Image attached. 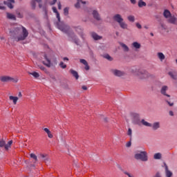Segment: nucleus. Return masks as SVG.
<instances>
[{"label": "nucleus", "instance_id": "obj_1", "mask_svg": "<svg viewBox=\"0 0 177 177\" xmlns=\"http://www.w3.org/2000/svg\"><path fill=\"white\" fill-rule=\"evenodd\" d=\"M10 32L11 37L17 41H24L28 37V31L21 25L15 27Z\"/></svg>", "mask_w": 177, "mask_h": 177}, {"label": "nucleus", "instance_id": "obj_2", "mask_svg": "<svg viewBox=\"0 0 177 177\" xmlns=\"http://www.w3.org/2000/svg\"><path fill=\"white\" fill-rule=\"evenodd\" d=\"M134 158L136 160H139L140 161H149V156L147 151H137L135 152Z\"/></svg>", "mask_w": 177, "mask_h": 177}, {"label": "nucleus", "instance_id": "obj_3", "mask_svg": "<svg viewBox=\"0 0 177 177\" xmlns=\"http://www.w3.org/2000/svg\"><path fill=\"white\" fill-rule=\"evenodd\" d=\"M0 81L1 82H13L14 84H17V82H19V78L9 75H3L0 77Z\"/></svg>", "mask_w": 177, "mask_h": 177}, {"label": "nucleus", "instance_id": "obj_4", "mask_svg": "<svg viewBox=\"0 0 177 177\" xmlns=\"http://www.w3.org/2000/svg\"><path fill=\"white\" fill-rule=\"evenodd\" d=\"M15 3V0H8L7 1H3V3H0V10H5L6 8L3 5H7L8 8L10 9H13V4Z\"/></svg>", "mask_w": 177, "mask_h": 177}, {"label": "nucleus", "instance_id": "obj_5", "mask_svg": "<svg viewBox=\"0 0 177 177\" xmlns=\"http://www.w3.org/2000/svg\"><path fill=\"white\" fill-rule=\"evenodd\" d=\"M131 73L134 75H138V77H140L141 78H145L146 75H147V72L146 71H142V70H136V69H133L131 71Z\"/></svg>", "mask_w": 177, "mask_h": 177}, {"label": "nucleus", "instance_id": "obj_6", "mask_svg": "<svg viewBox=\"0 0 177 177\" xmlns=\"http://www.w3.org/2000/svg\"><path fill=\"white\" fill-rule=\"evenodd\" d=\"M131 121L136 125H140V118L138 113L131 114Z\"/></svg>", "mask_w": 177, "mask_h": 177}, {"label": "nucleus", "instance_id": "obj_7", "mask_svg": "<svg viewBox=\"0 0 177 177\" xmlns=\"http://www.w3.org/2000/svg\"><path fill=\"white\" fill-rule=\"evenodd\" d=\"M163 168L165 169V177H173L174 173L171 170H169V168H168V165H167V163L164 162L162 165Z\"/></svg>", "mask_w": 177, "mask_h": 177}, {"label": "nucleus", "instance_id": "obj_8", "mask_svg": "<svg viewBox=\"0 0 177 177\" xmlns=\"http://www.w3.org/2000/svg\"><path fill=\"white\" fill-rule=\"evenodd\" d=\"M57 27H58L59 30L62 31V32H66V33L68 32V30L70 28L66 25H64V24L60 25L59 24H58Z\"/></svg>", "mask_w": 177, "mask_h": 177}, {"label": "nucleus", "instance_id": "obj_9", "mask_svg": "<svg viewBox=\"0 0 177 177\" xmlns=\"http://www.w3.org/2000/svg\"><path fill=\"white\" fill-rule=\"evenodd\" d=\"M167 91H168V86H162L160 89V93L163 95V96H166V97H171V95L167 94Z\"/></svg>", "mask_w": 177, "mask_h": 177}, {"label": "nucleus", "instance_id": "obj_10", "mask_svg": "<svg viewBox=\"0 0 177 177\" xmlns=\"http://www.w3.org/2000/svg\"><path fill=\"white\" fill-rule=\"evenodd\" d=\"M111 73L113 75H115L116 77H122V75H124L125 73L121 71H118L117 69H113L111 71Z\"/></svg>", "mask_w": 177, "mask_h": 177}, {"label": "nucleus", "instance_id": "obj_11", "mask_svg": "<svg viewBox=\"0 0 177 177\" xmlns=\"http://www.w3.org/2000/svg\"><path fill=\"white\" fill-rule=\"evenodd\" d=\"M161 127V123L160 122H155L153 124H151L150 127L152 128L153 131H157V129H160Z\"/></svg>", "mask_w": 177, "mask_h": 177}, {"label": "nucleus", "instance_id": "obj_12", "mask_svg": "<svg viewBox=\"0 0 177 177\" xmlns=\"http://www.w3.org/2000/svg\"><path fill=\"white\" fill-rule=\"evenodd\" d=\"M113 20L118 23L120 24V22H122L124 20V18H122V16L120 14H116L113 17Z\"/></svg>", "mask_w": 177, "mask_h": 177}, {"label": "nucleus", "instance_id": "obj_13", "mask_svg": "<svg viewBox=\"0 0 177 177\" xmlns=\"http://www.w3.org/2000/svg\"><path fill=\"white\" fill-rule=\"evenodd\" d=\"M131 46H132L133 49H135V50H139V49H140V48H142V44H140V43H139L138 41H133L131 44Z\"/></svg>", "mask_w": 177, "mask_h": 177}, {"label": "nucleus", "instance_id": "obj_14", "mask_svg": "<svg viewBox=\"0 0 177 177\" xmlns=\"http://www.w3.org/2000/svg\"><path fill=\"white\" fill-rule=\"evenodd\" d=\"M41 0H33L31 1V7L32 9H35V6L37 3H38L39 8H42V5L41 4Z\"/></svg>", "mask_w": 177, "mask_h": 177}, {"label": "nucleus", "instance_id": "obj_15", "mask_svg": "<svg viewBox=\"0 0 177 177\" xmlns=\"http://www.w3.org/2000/svg\"><path fill=\"white\" fill-rule=\"evenodd\" d=\"M119 26L122 30H128V24L124 19L119 24Z\"/></svg>", "mask_w": 177, "mask_h": 177}, {"label": "nucleus", "instance_id": "obj_16", "mask_svg": "<svg viewBox=\"0 0 177 177\" xmlns=\"http://www.w3.org/2000/svg\"><path fill=\"white\" fill-rule=\"evenodd\" d=\"M157 57L159 59L160 62H164V60H165V55L161 52L157 53Z\"/></svg>", "mask_w": 177, "mask_h": 177}, {"label": "nucleus", "instance_id": "obj_17", "mask_svg": "<svg viewBox=\"0 0 177 177\" xmlns=\"http://www.w3.org/2000/svg\"><path fill=\"white\" fill-rule=\"evenodd\" d=\"M169 23H171V24H177V18L174 16H170L168 19Z\"/></svg>", "mask_w": 177, "mask_h": 177}, {"label": "nucleus", "instance_id": "obj_18", "mask_svg": "<svg viewBox=\"0 0 177 177\" xmlns=\"http://www.w3.org/2000/svg\"><path fill=\"white\" fill-rule=\"evenodd\" d=\"M43 131H44V132L47 134L48 138H49L50 139H52V138H53V134H52V132L50 131V130H49V129L44 128L43 129Z\"/></svg>", "mask_w": 177, "mask_h": 177}, {"label": "nucleus", "instance_id": "obj_19", "mask_svg": "<svg viewBox=\"0 0 177 177\" xmlns=\"http://www.w3.org/2000/svg\"><path fill=\"white\" fill-rule=\"evenodd\" d=\"M44 59L46 60V62L44 61L43 63L45 66H46L47 67H50L51 64H50V59L49 58H48V57L46 56V55H44Z\"/></svg>", "mask_w": 177, "mask_h": 177}, {"label": "nucleus", "instance_id": "obj_20", "mask_svg": "<svg viewBox=\"0 0 177 177\" xmlns=\"http://www.w3.org/2000/svg\"><path fill=\"white\" fill-rule=\"evenodd\" d=\"M53 12L55 13L57 21L59 23H60V14L59 13V12H57V9L56 8V7H53Z\"/></svg>", "mask_w": 177, "mask_h": 177}, {"label": "nucleus", "instance_id": "obj_21", "mask_svg": "<svg viewBox=\"0 0 177 177\" xmlns=\"http://www.w3.org/2000/svg\"><path fill=\"white\" fill-rule=\"evenodd\" d=\"M92 15L95 20H100V15H99L97 10H93Z\"/></svg>", "mask_w": 177, "mask_h": 177}, {"label": "nucleus", "instance_id": "obj_22", "mask_svg": "<svg viewBox=\"0 0 177 177\" xmlns=\"http://www.w3.org/2000/svg\"><path fill=\"white\" fill-rule=\"evenodd\" d=\"M80 62V63H82V64H84L85 66L84 68L88 71V70H89V65L88 64V62H86V60L84 59H81Z\"/></svg>", "mask_w": 177, "mask_h": 177}, {"label": "nucleus", "instance_id": "obj_23", "mask_svg": "<svg viewBox=\"0 0 177 177\" xmlns=\"http://www.w3.org/2000/svg\"><path fill=\"white\" fill-rule=\"evenodd\" d=\"M70 73H71V74H72V75L73 77H75V80H78V78H80V75H78V72H77L74 69H71Z\"/></svg>", "mask_w": 177, "mask_h": 177}, {"label": "nucleus", "instance_id": "obj_24", "mask_svg": "<svg viewBox=\"0 0 177 177\" xmlns=\"http://www.w3.org/2000/svg\"><path fill=\"white\" fill-rule=\"evenodd\" d=\"M6 17H7V19H9V20H16V15L10 12H7Z\"/></svg>", "mask_w": 177, "mask_h": 177}, {"label": "nucleus", "instance_id": "obj_25", "mask_svg": "<svg viewBox=\"0 0 177 177\" xmlns=\"http://www.w3.org/2000/svg\"><path fill=\"white\" fill-rule=\"evenodd\" d=\"M10 100H12L13 102V104H17V100H19L18 97H15L13 95H10L9 97Z\"/></svg>", "mask_w": 177, "mask_h": 177}, {"label": "nucleus", "instance_id": "obj_26", "mask_svg": "<svg viewBox=\"0 0 177 177\" xmlns=\"http://www.w3.org/2000/svg\"><path fill=\"white\" fill-rule=\"evenodd\" d=\"M91 37L95 39V41H97L99 39H102V37L99 36L95 32H91Z\"/></svg>", "mask_w": 177, "mask_h": 177}, {"label": "nucleus", "instance_id": "obj_27", "mask_svg": "<svg viewBox=\"0 0 177 177\" xmlns=\"http://www.w3.org/2000/svg\"><path fill=\"white\" fill-rule=\"evenodd\" d=\"M41 161H44V162H49V158H48L47 155L41 154L40 155Z\"/></svg>", "mask_w": 177, "mask_h": 177}, {"label": "nucleus", "instance_id": "obj_28", "mask_svg": "<svg viewBox=\"0 0 177 177\" xmlns=\"http://www.w3.org/2000/svg\"><path fill=\"white\" fill-rule=\"evenodd\" d=\"M71 40L75 42V44H76V45H79L80 44V41L78 40V39H77V37H75V35H72V36H71Z\"/></svg>", "mask_w": 177, "mask_h": 177}, {"label": "nucleus", "instance_id": "obj_29", "mask_svg": "<svg viewBox=\"0 0 177 177\" xmlns=\"http://www.w3.org/2000/svg\"><path fill=\"white\" fill-rule=\"evenodd\" d=\"M163 15L164 17H165V19H169V17L171 16V12H169V10H165L163 12Z\"/></svg>", "mask_w": 177, "mask_h": 177}, {"label": "nucleus", "instance_id": "obj_30", "mask_svg": "<svg viewBox=\"0 0 177 177\" xmlns=\"http://www.w3.org/2000/svg\"><path fill=\"white\" fill-rule=\"evenodd\" d=\"M76 31H77V32L79 33V35H80V37L84 39V32H82V28H80V27H77L76 28Z\"/></svg>", "mask_w": 177, "mask_h": 177}, {"label": "nucleus", "instance_id": "obj_31", "mask_svg": "<svg viewBox=\"0 0 177 177\" xmlns=\"http://www.w3.org/2000/svg\"><path fill=\"white\" fill-rule=\"evenodd\" d=\"M142 124V125H144L145 127H151V123H149L148 122H147L146 120H145V119H142L140 121V124Z\"/></svg>", "mask_w": 177, "mask_h": 177}, {"label": "nucleus", "instance_id": "obj_32", "mask_svg": "<svg viewBox=\"0 0 177 177\" xmlns=\"http://www.w3.org/2000/svg\"><path fill=\"white\" fill-rule=\"evenodd\" d=\"M13 143V140H10L6 145L5 144L4 147L6 150H9L10 149V146H12V144Z\"/></svg>", "mask_w": 177, "mask_h": 177}, {"label": "nucleus", "instance_id": "obj_33", "mask_svg": "<svg viewBox=\"0 0 177 177\" xmlns=\"http://www.w3.org/2000/svg\"><path fill=\"white\" fill-rule=\"evenodd\" d=\"M120 46H122V49L124 52H128L129 50V48L124 43H120Z\"/></svg>", "mask_w": 177, "mask_h": 177}, {"label": "nucleus", "instance_id": "obj_34", "mask_svg": "<svg viewBox=\"0 0 177 177\" xmlns=\"http://www.w3.org/2000/svg\"><path fill=\"white\" fill-rule=\"evenodd\" d=\"M144 6H147L146 2L143 1V0H139L138 8H143Z\"/></svg>", "mask_w": 177, "mask_h": 177}, {"label": "nucleus", "instance_id": "obj_35", "mask_svg": "<svg viewBox=\"0 0 177 177\" xmlns=\"http://www.w3.org/2000/svg\"><path fill=\"white\" fill-rule=\"evenodd\" d=\"M127 19L129 20V21H130L131 23H134L135 22V16L133 15H129L127 17Z\"/></svg>", "mask_w": 177, "mask_h": 177}, {"label": "nucleus", "instance_id": "obj_36", "mask_svg": "<svg viewBox=\"0 0 177 177\" xmlns=\"http://www.w3.org/2000/svg\"><path fill=\"white\" fill-rule=\"evenodd\" d=\"M103 57L104 59H106V60H109V62H112L113 60V57H111V56H110L109 54L104 55Z\"/></svg>", "mask_w": 177, "mask_h": 177}, {"label": "nucleus", "instance_id": "obj_37", "mask_svg": "<svg viewBox=\"0 0 177 177\" xmlns=\"http://www.w3.org/2000/svg\"><path fill=\"white\" fill-rule=\"evenodd\" d=\"M77 3L75 5V8H77V9H78L80 8V3H86V2L85 1H82V0H77Z\"/></svg>", "mask_w": 177, "mask_h": 177}, {"label": "nucleus", "instance_id": "obj_38", "mask_svg": "<svg viewBox=\"0 0 177 177\" xmlns=\"http://www.w3.org/2000/svg\"><path fill=\"white\" fill-rule=\"evenodd\" d=\"M168 74L173 80L176 79V75L175 74V72L170 71L168 73Z\"/></svg>", "mask_w": 177, "mask_h": 177}, {"label": "nucleus", "instance_id": "obj_39", "mask_svg": "<svg viewBox=\"0 0 177 177\" xmlns=\"http://www.w3.org/2000/svg\"><path fill=\"white\" fill-rule=\"evenodd\" d=\"M153 158L154 160H160L161 158V153H156L153 155Z\"/></svg>", "mask_w": 177, "mask_h": 177}, {"label": "nucleus", "instance_id": "obj_40", "mask_svg": "<svg viewBox=\"0 0 177 177\" xmlns=\"http://www.w3.org/2000/svg\"><path fill=\"white\" fill-rule=\"evenodd\" d=\"M30 75H32L35 78H39V73L37 72L29 73Z\"/></svg>", "mask_w": 177, "mask_h": 177}, {"label": "nucleus", "instance_id": "obj_41", "mask_svg": "<svg viewBox=\"0 0 177 177\" xmlns=\"http://www.w3.org/2000/svg\"><path fill=\"white\" fill-rule=\"evenodd\" d=\"M59 66L61 67V68H67V65L66 64H64V62H61L59 63Z\"/></svg>", "mask_w": 177, "mask_h": 177}, {"label": "nucleus", "instance_id": "obj_42", "mask_svg": "<svg viewBox=\"0 0 177 177\" xmlns=\"http://www.w3.org/2000/svg\"><path fill=\"white\" fill-rule=\"evenodd\" d=\"M68 10H69V8L67 7L64 9V16H68Z\"/></svg>", "mask_w": 177, "mask_h": 177}, {"label": "nucleus", "instance_id": "obj_43", "mask_svg": "<svg viewBox=\"0 0 177 177\" xmlns=\"http://www.w3.org/2000/svg\"><path fill=\"white\" fill-rule=\"evenodd\" d=\"M127 135L128 136H130V138H132V129L129 128Z\"/></svg>", "mask_w": 177, "mask_h": 177}, {"label": "nucleus", "instance_id": "obj_44", "mask_svg": "<svg viewBox=\"0 0 177 177\" xmlns=\"http://www.w3.org/2000/svg\"><path fill=\"white\" fill-rule=\"evenodd\" d=\"M30 158H33V160H35V161L37 160V158L36 155L34 153H30Z\"/></svg>", "mask_w": 177, "mask_h": 177}, {"label": "nucleus", "instance_id": "obj_45", "mask_svg": "<svg viewBox=\"0 0 177 177\" xmlns=\"http://www.w3.org/2000/svg\"><path fill=\"white\" fill-rule=\"evenodd\" d=\"M6 142L3 140H0V147H5Z\"/></svg>", "mask_w": 177, "mask_h": 177}, {"label": "nucleus", "instance_id": "obj_46", "mask_svg": "<svg viewBox=\"0 0 177 177\" xmlns=\"http://www.w3.org/2000/svg\"><path fill=\"white\" fill-rule=\"evenodd\" d=\"M153 177H162V176L161 175V173L156 172Z\"/></svg>", "mask_w": 177, "mask_h": 177}, {"label": "nucleus", "instance_id": "obj_47", "mask_svg": "<svg viewBox=\"0 0 177 177\" xmlns=\"http://www.w3.org/2000/svg\"><path fill=\"white\" fill-rule=\"evenodd\" d=\"M160 27L162 30H167V26L164 24H161Z\"/></svg>", "mask_w": 177, "mask_h": 177}, {"label": "nucleus", "instance_id": "obj_48", "mask_svg": "<svg viewBox=\"0 0 177 177\" xmlns=\"http://www.w3.org/2000/svg\"><path fill=\"white\" fill-rule=\"evenodd\" d=\"M40 70H41L42 71H45V73H46L47 70L46 68H45V66H39Z\"/></svg>", "mask_w": 177, "mask_h": 177}, {"label": "nucleus", "instance_id": "obj_49", "mask_svg": "<svg viewBox=\"0 0 177 177\" xmlns=\"http://www.w3.org/2000/svg\"><path fill=\"white\" fill-rule=\"evenodd\" d=\"M17 17H19V19L23 18V14L20 13V12H17Z\"/></svg>", "mask_w": 177, "mask_h": 177}, {"label": "nucleus", "instance_id": "obj_50", "mask_svg": "<svg viewBox=\"0 0 177 177\" xmlns=\"http://www.w3.org/2000/svg\"><path fill=\"white\" fill-rule=\"evenodd\" d=\"M132 145V142L131 141H129L127 143H126V147H131Z\"/></svg>", "mask_w": 177, "mask_h": 177}, {"label": "nucleus", "instance_id": "obj_51", "mask_svg": "<svg viewBox=\"0 0 177 177\" xmlns=\"http://www.w3.org/2000/svg\"><path fill=\"white\" fill-rule=\"evenodd\" d=\"M57 5H58V9H59V10H62V3H60V1H59V2L57 3Z\"/></svg>", "mask_w": 177, "mask_h": 177}, {"label": "nucleus", "instance_id": "obj_52", "mask_svg": "<svg viewBox=\"0 0 177 177\" xmlns=\"http://www.w3.org/2000/svg\"><path fill=\"white\" fill-rule=\"evenodd\" d=\"M57 2V0H53V1L50 2V5H55Z\"/></svg>", "mask_w": 177, "mask_h": 177}, {"label": "nucleus", "instance_id": "obj_53", "mask_svg": "<svg viewBox=\"0 0 177 177\" xmlns=\"http://www.w3.org/2000/svg\"><path fill=\"white\" fill-rule=\"evenodd\" d=\"M131 3L133 5H136V0H130Z\"/></svg>", "mask_w": 177, "mask_h": 177}, {"label": "nucleus", "instance_id": "obj_54", "mask_svg": "<svg viewBox=\"0 0 177 177\" xmlns=\"http://www.w3.org/2000/svg\"><path fill=\"white\" fill-rule=\"evenodd\" d=\"M136 27H137V28H142V25H140V24H139V23H137L136 24Z\"/></svg>", "mask_w": 177, "mask_h": 177}, {"label": "nucleus", "instance_id": "obj_55", "mask_svg": "<svg viewBox=\"0 0 177 177\" xmlns=\"http://www.w3.org/2000/svg\"><path fill=\"white\" fill-rule=\"evenodd\" d=\"M82 89H83V91H86L88 89V87H86V86H82Z\"/></svg>", "mask_w": 177, "mask_h": 177}, {"label": "nucleus", "instance_id": "obj_56", "mask_svg": "<svg viewBox=\"0 0 177 177\" xmlns=\"http://www.w3.org/2000/svg\"><path fill=\"white\" fill-rule=\"evenodd\" d=\"M169 115L173 116V115H174V112H173L172 111H170L169 112Z\"/></svg>", "mask_w": 177, "mask_h": 177}, {"label": "nucleus", "instance_id": "obj_57", "mask_svg": "<svg viewBox=\"0 0 177 177\" xmlns=\"http://www.w3.org/2000/svg\"><path fill=\"white\" fill-rule=\"evenodd\" d=\"M167 103L171 106H174V104L172 102H169L167 101Z\"/></svg>", "mask_w": 177, "mask_h": 177}, {"label": "nucleus", "instance_id": "obj_58", "mask_svg": "<svg viewBox=\"0 0 177 177\" xmlns=\"http://www.w3.org/2000/svg\"><path fill=\"white\" fill-rule=\"evenodd\" d=\"M18 96H19V97H21V96H23V95L21 94V92H19L18 93Z\"/></svg>", "mask_w": 177, "mask_h": 177}, {"label": "nucleus", "instance_id": "obj_59", "mask_svg": "<svg viewBox=\"0 0 177 177\" xmlns=\"http://www.w3.org/2000/svg\"><path fill=\"white\" fill-rule=\"evenodd\" d=\"M63 60H64V61H67V62H68V57H64L63 58Z\"/></svg>", "mask_w": 177, "mask_h": 177}, {"label": "nucleus", "instance_id": "obj_60", "mask_svg": "<svg viewBox=\"0 0 177 177\" xmlns=\"http://www.w3.org/2000/svg\"><path fill=\"white\" fill-rule=\"evenodd\" d=\"M151 35L153 37L154 35L153 33H151Z\"/></svg>", "mask_w": 177, "mask_h": 177}, {"label": "nucleus", "instance_id": "obj_61", "mask_svg": "<svg viewBox=\"0 0 177 177\" xmlns=\"http://www.w3.org/2000/svg\"><path fill=\"white\" fill-rule=\"evenodd\" d=\"M116 35H118V32H116Z\"/></svg>", "mask_w": 177, "mask_h": 177}, {"label": "nucleus", "instance_id": "obj_62", "mask_svg": "<svg viewBox=\"0 0 177 177\" xmlns=\"http://www.w3.org/2000/svg\"><path fill=\"white\" fill-rule=\"evenodd\" d=\"M114 28H115V26H114Z\"/></svg>", "mask_w": 177, "mask_h": 177}]
</instances>
